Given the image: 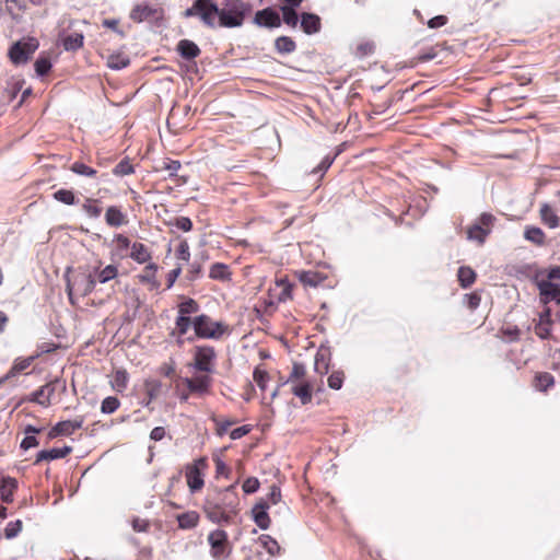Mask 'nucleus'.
<instances>
[{
    "mask_svg": "<svg viewBox=\"0 0 560 560\" xmlns=\"http://www.w3.org/2000/svg\"><path fill=\"white\" fill-rule=\"evenodd\" d=\"M56 383L57 381L49 382L40 386L28 396L27 400L36 402L43 407H49L51 405V398L56 392Z\"/></svg>",
    "mask_w": 560,
    "mask_h": 560,
    "instance_id": "15",
    "label": "nucleus"
},
{
    "mask_svg": "<svg viewBox=\"0 0 560 560\" xmlns=\"http://www.w3.org/2000/svg\"><path fill=\"white\" fill-rule=\"evenodd\" d=\"M119 407V399L114 396H108L102 401L101 411L103 413H114Z\"/></svg>",
    "mask_w": 560,
    "mask_h": 560,
    "instance_id": "51",
    "label": "nucleus"
},
{
    "mask_svg": "<svg viewBox=\"0 0 560 560\" xmlns=\"http://www.w3.org/2000/svg\"><path fill=\"white\" fill-rule=\"evenodd\" d=\"M34 67L38 75H46L51 69L50 59L47 56H39L35 61Z\"/></svg>",
    "mask_w": 560,
    "mask_h": 560,
    "instance_id": "50",
    "label": "nucleus"
},
{
    "mask_svg": "<svg viewBox=\"0 0 560 560\" xmlns=\"http://www.w3.org/2000/svg\"><path fill=\"white\" fill-rule=\"evenodd\" d=\"M144 265L145 266L142 271L137 276L138 281L148 285L149 290L151 291L158 290L161 285L160 281L158 280L159 266L155 262H152V260Z\"/></svg>",
    "mask_w": 560,
    "mask_h": 560,
    "instance_id": "16",
    "label": "nucleus"
},
{
    "mask_svg": "<svg viewBox=\"0 0 560 560\" xmlns=\"http://www.w3.org/2000/svg\"><path fill=\"white\" fill-rule=\"evenodd\" d=\"M199 514L196 511L185 512L177 516L178 527L183 529L195 528L199 523Z\"/></svg>",
    "mask_w": 560,
    "mask_h": 560,
    "instance_id": "33",
    "label": "nucleus"
},
{
    "mask_svg": "<svg viewBox=\"0 0 560 560\" xmlns=\"http://www.w3.org/2000/svg\"><path fill=\"white\" fill-rule=\"evenodd\" d=\"M275 49L280 55L292 54L296 49V43L290 36H279L275 39Z\"/></svg>",
    "mask_w": 560,
    "mask_h": 560,
    "instance_id": "29",
    "label": "nucleus"
},
{
    "mask_svg": "<svg viewBox=\"0 0 560 560\" xmlns=\"http://www.w3.org/2000/svg\"><path fill=\"white\" fill-rule=\"evenodd\" d=\"M293 284L284 278H277L268 290V298L262 300L265 312H272L279 303L292 300Z\"/></svg>",
    "mask_w": 560,
    "mask_h": 560,
    "instance_id": "5",
    "label": "nucleus"
},
{
    "mask_svg": "<svg viewBox=\"0 0 560 560\" xmlns=\"http://www.w3.org/2000/svg\"><path fill=\"white\" fill-rule=\"evenodd\" d=\"M133 172V165L128 159L121 160L113 170V173L116 176H126L132 174Z\"/></svg>",
    "mask_w": 560,
    "mask_h": 560,
    "instance_id": "52",
    "label": "nucleus"
},
{
    "mask_svg": "<svg viewBox=\"0 0 560 560\" xmlns=\"http://www.w3.org/2000/svg\"><path fill=\"white\" fill-rule=\"evenodd\" d=\"M194 331L199 339L219 340L231 334L230 326L222 320H214L207 314L194 317Z\"/></svg>",
    "mask_w": 560,
    "mask_h": 560,
    "instance_id": "4",
    "label": "nucleus"
},
{
    "mask_svg": "<svg viewBox=\"0 0 560 560\" xmlns=\"http://www.w3.org/2000/svg\"><path fill=\"white\" fill-rule=\"evenodd\" d=\"M285 384L290 385L292 394L300 399L302 405L312 401L313 385L307 378V371L303 363H293Z\"/></svg>",
    "mask_w": 560,
    "mask_h": 560,
    "instance_id": "3",
    "label": "nucleus"
},
{
    "mask_svg": "<svg viewBox=\"0 0 560 560\" xmlns=\"http://www.w3.org/2000/svg\"><path fill=\"white\" fill-rule=\"evenodd\" d=\"M177 51L179 55L187 60L197 58L201 50L196 43L189 39H182L177 44Z\"/></svg>",
    "mask_w": 560,
    "mask_h": 560,
    "instance_id": "27",
    "label": "nucleus"
},
{
    "mask_svg": "<svg viewBox=\"0 0 560 560\" xmlns=\"http://www.w3.org/2000/svg\"><path fill=\"white\" fill-rule=\"evenodd\" d=\"M534 387L539 392H547L555 385V377L548 372H538L534 377Z\"/></svg>",
    "mask_w": 560,
    "mask_h": 560,
    "instance_id": "31",
    "label": "nucleus"
},
{
    "mask_svg": "<svg viewBox=\"0 0 560 560\" xmlns=\"http://www.w3.org/2000/svg\"><path fill=\"white\" fill-rule=\"evenodd\" d=\"M54 198L68 206H72L77 202L75 195L70 189H59L56 192H54Z\"/></svg>",
    "mask_w": 560,
    "mask_h": 560,
    "instance_id": "48",
    "label": "nucleus"
},
{
    "mask_svg": "<svg viewBox=\"0 0 560 560\" xmlns=\"http://www.w3.org/2000/svg\"><path fill=\"white\" fill-rule=\"evenodd\" d=\"M258 542L272 557L280 555L281 547L278 541L270 535H260Z\"/></svg>",
    "mask_w": 560,
    "mask_h": 560,
    "instance_id": "35",
    "label": "nucleus"
},
{
    "mask_svg": "<svg viewBox=\"0 0 560 560\" xmlns=\"http://www.w3.org/2000/svg\"><path fill=\"white\" fill-rule=\"evenodd\" d=\"M253 378H254V382L257 384V386L262 390L265 392L266 390V387H267V383L269 382L270 380V376L268 374L267 371L260 369V366H257L255 370H254V373H253Z\"/></svg>",
    "mask_w": 560,
    "mask_h": 560,
    "instance_id": "49",
    "label": "nucleus"
},
{
    "mask_svg": "<svg viewBox=\"0 0 560 560\" xmlns=\"http://www.w3.org/2000/svg\"><path fill=\"white\" fill-rule=\"evenodd\" d=\"M259 480L256 477H248L243 482L242 488L245 493H254L259 489Z\"/></svg>",
    "mask_w": 560,
    "mask_h": 560,
    "instance_id": "59",
    "label": "nucleus"
},
{
    "mask_svg": "<svg viewBox=\"0 0 560 560\" xmlns=\"http://www.w3.org/2000/svg\"><path fill=\"white\" fill-rule=\"evenodd\" d=\"M457 278L459 285L463 289H467L475 283L477 275L472 268L468 266H462L458 268Z\"/></svg>",
    "mask_w": 560,
    "mask_h": 560,
    "instance_id": "30",
    "label": "nucleus"
},
{
    "mask_svg": "<svg viewBox=\"0 0 560 560\" xmlns=\"http://www.w3.org/2000/svg\"><path fill=\"white\" fill-rule=\"evenodd\" d=\"M194 327V317L190 316H176L175 328L171 331V336L177 337L176 342L183 345V337L188 332L190 327Z\"/></svg>",
    "mask_w": 560,
    "mask_h": 560,
    "instance_id": "20",
    "label": "nucleus"
},
{
    "mask_svg": "<svg viewBox=\"0 0 560 560\" xmlns=\"http://www.w3.org/2000/svg\"><path fill=\"white\" fill-rule=\"evenodd\" d=\"M215 421V430L217 434L222 436L224 435L231 425H233L235 422L230 420H214Z\"/></svg>",
    "mask_w": 560,
    "mask_h": 560,
    "instance_id": "62",
    "label": "nucleus"
},
{
    "mask_svg": "<svg viewBox=\"0 0 560 560\" xmlns=\"http://www.w3.org/2000/svg\"><path fill=\"white\" fill-rule=\"evenodd\" d=\"M129 375L126 370H116L112 380V387L118 393L127 388Z\"/></svg>",
    "mask_w": 560,
    "mask_h": 560,
    "instance_id": "39",
    "label": "nucleus"
},
{
    "mask_svg": "<svg viewBox=\"0 0 560 560\" xmlns=\"http://www.w3.org/2000/svg\"><path fill=\"white\" fill-rule=\"evenodd\" d=\"M176 257L183 261H188L190 258L189 245L187 241H182L176 249Z\"/></svg>",
    "mask_w": 560,
    "mask_h": 560,
    "instance_id": "58",
    "label": "nucleus"
},
{
    "mask_svg": "<svg viewBox=\"0 0 560 560\" xmlns=\"http://www.w3.org/2000/svg\"><path fill=\"white\" fill-rule=\"evenodd\" d=\"M281 501V490L278 486L272 485L270 487V492L268 494V503L270 504H277Z\"/></svg>",
    "mask_w": 560,
    "mask_h": 560,
    "instance_id": "64",
    "label": "nucleus"
},
{
    "mask_svg": "<svg viewBox=\"0 0 560 560\" xmlns=\"http://www.w3.org/2000/svg\"><path fill=\"white\" fill-rule=\"evenodd\" d=\"M156 13H158V10L155 8H153L150 4L143 2V3L136 4L131 9V11L129 13V18L135 23H141V22L145 21L147 19L156 15Z\"/></svg>",
    "mask_w": 560,
    "mask_h": 560,
    "instance_id": "19",
    "label": "nucleus"
},
{
    "mask_svg": "<svg viewBox=\"0 0 560 560\" xmlns=\"http://www.w3.org/2000/svg\"><path fill=\"white\" fill-rule=\"evenodd\" d=\"M93 279L95 283H106L113 279H116L119 275L118 267L115 265H107L104 268H101L100 266L94 269L93 272Z\"/></svg>",
    "mask_w": 560,
    "mask_h": 560,
    "instance_id": "23",
    "label": "nucleus"
},
{
    "mask_svg": "<svg viewBox=\"0 0 560 560\" xmlns=\"http://www.w3.org/2000/svg\"><path fill=\"white\" fill-rule=\"evenodd\" d=\"M120 21L118 19H104L102 25L117 33L120 37H125V32L119 27Z\"/></svg>",
    "mask_w": 560,
    "mask_h": 560,
    "instance_id": "57",
    "label": "nucleus"
},
{
    "mask_svg": "<svg viewBox=\"0 0 560 560\" xmlns=\"http://www.w3.org/2000/svg\"><path fill=\"white\" fill-rule=\"evenodd\" d=\"M130 59L121 52L112 54L107 58V67L114 70H120L129 66Z\"/></svg>",
    "mask_w": 560,
    "mask_h": 560,
    "instance_id": "40",
    "label": "nucleus"
},
{
    "mask_svg": "<svg viewBox=\"0 0 560 560\" xmlns=\"http://www.w3.org/2000/svg\"><path fill=\"white\" fill-rule=\"evenodd\" d=\"M524 236L527 241H529L536 245L541 246L545 244L546 235L540 228H537V226L526 228Z\"/></svg>",
    "mask_w": 560,
    "mask_h": 560,
    "instance_id": "41",
    "label": "nucleus"
},
{
    "mask_svg": "<svg viewBox=\"0 0 560 560\" xmlns=\"http://www.w3.org/2000/svg\"><path fill=\"white\" fill-rule=\"evenodd\" d=\"M214 464H215L217 477H219V476L228 477L229 476L231 470H230L229 466L220 457L214 458Z\"/></svg>",
    "mask_w": 560,
    "mask_h": 560,
    "instance_id": "61",
    "label": "nucleus"
},
{
    "mask_svg": "<svg viewBox=\"0 0 560 560\" xmlns=\"http://www.w3.org/2000/svg\"><path fill=\"white\" fill-rule=\"evenodd\" d=\"M82 209L90 218H98L102 213L100 200L93 198H86L82 205Z\"/></svg>",
    "mask_w": 560,
    "mask_h": 560,
    "instance_id": "44",
    "label": "nucleus"
},
{
    "mask_svg": "<svg viewBox=\"0 0 560 560\" xmlns=\"http://www.w3.org/2000/svg\"><path fill=\"white\" fill-rule=\"evenodd\" d=\"M231 271L229 266L222 262H215L210 267L209 277L213 280L230 281Z\"/></svg>",
    "mask_w": 560,
    "mask_h": 560,
    "instance_id": "32",
    "label": "nucleus"
},
{
    "mask_svg": "<svg viewBox=\"0 0 560 560\" xmlns=\"http://www.w3.org/2000/svg\"><path fill=\"white\" fill-rule=\"evenodd\" d=\"M18 489V481L12 477H3L0 480V498L4 503H12L14 492Z\"/></svg>",
    "mask_w": 560,
    "mask_h": 560,
    "instance_id": "26",
    "label": "nucleus"
},
{
    "mask_svg": "<svg viewBox=\"0 0 560 560\" xmlns=\"http://www.w3.org/2000/svg\"><path fill=\"white\" fill-rule=\"evenodd\" d=\"M268 509H269V503L261 501V502L257 503L253 508V511H252L256 525L261 529L269 528L270 523H271L270 517L267 513Z\"/></svg>",
    "mask_w": 560,
    "mask_h": 560,
    "instance_id": "21",
    "label": "nucleus"
},
{
    "mask_svg": "<svg viewBox=\"0 0 560 560\" xmlns=\"http://www.w3.org/2000/svg\"><path fill=\"white\" fill-rule=\"evenodd\" d=\"M128 257L139 265H144L152 260V252L145 244L133 242Z\"/></svg>",
    "mask_w": 560,
    "mask_h": 560,
    "instance_id": "18",
    "label": "nucleus"
},
{
    "mask_svg": "<svg viewBox=\"0 0 560 560\" xmlns=\"http://www.w3.org/2000/svg\"><path fill=\"white\" fill-rule=\"evenodd\" d=\"M96 289V283L93 279V275L89 273L83 276L80 279H77L73 284L68 282L67 284V291L70 301L72 300V293L74 290H77L82 296H86L92 294Z\"/></svg>",
    "mask_w": 560,
    "mask_h": 560,
    "instance_id": "14",
    "label": "nucleus"
},
{
    "mask_svg": "<svg viewBox=\"0 0 560 560\" xmlns=\"http://www.w3.org/2000/svg\"><path fill=\"white\" fill-rule=\"evenodd\" d=\"M70 170L80 175L85 177H95L97 174V171L89 165H86L83 162L75 161L71 166Z\"/></svg>",
    "mask_w": 560,
    "mask_h": 560,
    "instance_id": "46",
    "label": "nucleus"
},
{
    "mask_svg": "<svg viewBox=\"0 0 560 560\" xmlns=\"http://www.w3.org/2000/svg\"><path fill=\"white\" fill-rule=\"evenodd\" d=\"M540 219L550 229H555L559 225V217L549 205H542L540 208Z\"/></svg>",
    "mask_w": 560,
    "mask_h": 560,
    "instance_id": "38",
    "label": "nucleus"
},
{
    "mask_svg": "<svg viewBox=\"0 0 560 560\" xmlns=\"http://www.w3.org/2000/svg\"><path fill=\"white\" fill-rule=\"evenodd\" d=\"M208 545L210 547V556L214 560H226L233 550V546L229 540V535L223 529H214L208 534Z\"/></svg>",
    "mask_w": 560,
    "mask_h": 560,
    "instance_id": "6",
    "label": "nucleus"
},
{
    "mask_svg": "<svg viewBox=\"0 0 560 560\" xmlns=\"http://www.w3.org/2000/svg\"><path fill=\"white\" fill-rule=\"evenodd\" d=\"M39 43L34 37L14 43L9 49V58L14 65L26 63L38 49Z\"/></svg>",
    "mask_w": 560,
    "mask_h": 560,
    "instance_id": "10",
    "label": "nucleus"
},
{
    "mask_svg": "<svg viewBox=\"0 0 560 560\" xmlns=\"http://www.w3.org/2000/svg\"><path fill=\"white\" fill-rule=\"evenodd\" d=\"M200 310L199 303L191 299L183 296V301L177 305V316H190L197 314Z\"/></svg>",
    "mask_w": 560,
    "mask_h": 560,
    "instance_id": "28",
    "label": "nucleus"
},
{
    "mask_svg": "<svg viewBox=\"0 0 560 560\" xmlns=\"http://www.w3.org/2000/svg\"><path fill=\"white\" fill-rule=\"evenodd\" d=\"M34 361V357L28 358H18L11 369L8 371L9 376H16L18 374L24 372L26 369H28Z\"/></svg>",
    "mask_w": 560,
    "mask_h": 560,
    "instance_id": "43",
    "label": "nucleus"
},
{
    "mask_svg": "<svg viewBox=\"0 0 560 560\" xmlns=\"http://www.w3.org/2000/svg\"><path fill=\"white\" fill-rule=\"evenodd\" d=\"M208 469L206 457L195 459L185 467V478L191 493L199 492L205 486V476Z\"/></svg>",
    "mask_w": 560,
    "mask_h": 560,
    "instance_id": "8",
    "label": "nucleus"
},
{
    "mask_svg": "<svg viewBox=\"0 0 560 560\" xmlns=\"http://www.w3.org/2000/svg\"><path fill=\"white\" fill-rule=\"evenodd\" d=\"M132 528L136 532L144 533L148 532L150 524L147 520L135 517L131 522Z\"/></svg>",
    "mask_w": 560,
    "mask_h": 560,
    "instance_id": "63",
    "label": "nucleus"
},
{
    "mask_svg": "<svg viewBox=\"0 0 560 560\" xmlns=\"http://www.w3.org/2000/svg\"><path fill=\"white\" fill-rule=\"evenodd\" d=\"M238 504L240 499L235 491V486L232 485L217 491L215 495L206 500L205 513L213 523L230 524L238 513Z\"/></svg>",
    "mask_w": 560,
    "mask_h": 560,
    "instance_id": "2",
    "label": "nucleus"
},
{
    "mask_svg": "<svg viewBox=\"0 0 560 560\" xmlns=\"http://www.w3.org/2000/svg\"><path fill=\"white\" fill-rule=\"evenodd\" d=\"M114 242L116 243V248L119 253H122L126 249H131L132 242L131 240L124 234H116L114 236Z\"/></svg>",
    "mask_w": 560,
    "mask_h": 560,
    "instance_id": "55",
    "label": "nucleus"
},
{
    "mask_svg": "<svg viewBox=\"0 0 560 560\" xmlns=\"http://www.w3.org/2000/svg\"><path fill=\"white\" fill-rule=\"evenodd\" d=\"M301 28L307 35L316 34L322 28L320 18L314 13L304 12L301 14Z\"/></svg>",
    "mask_w": 560,
    "mask_h": 560,
    "instance_id": "22",
    "label": "nucleus"
},
{
    "mask_svg": "<svg viewBox=\"0 0 560 560\" xmlns=\"http://www.w3.org/2000/svg\"><path fill=\"white\" fill-rule=\"evenodd\" d=\"M180 168L182 164L179 161L166 158L163 161H161V164L156 167V171H166L168 172V175L172 177L176 176L177 172Z\"/></svg>",
    "mask_w": 560,
    "mask_h": 560,
    "instance_id": "45",
    "label": "nucleus"
},
{
    "mask_svg": "<svg viewBox=\"0 0 560 560\" xmlns=\"http://www.w3.org/2000/svg\"><path fill=\"white\" fill-rule=\"evenodd\" d=\"M105 221L107 225L112 228H119L128 223V218L127 214L120 210V208L110 206L106 209Z\"/></svg>",
    "mask_w": 560,
    "mask_h": 560,
    "instance_id": "25",
    "label": "nucleus"
},
{
    "mask_svg": "<svg viewBox=\"0 0 560 560\" xmlns=\"http://www.w3.org/2000/svg\"><path fill=\"white\" fill-rule=\"evenodd\" d=\"M376 46L373 40L363 39L355 45L354 56L358 58H365L375 52Z\"/></svg>",
    "mask_w": 560,
    "mask_h": 560,
    "instance_id": "37",
    "label": "nucleus"
},
{
    "mask_svg": "<svg viewBox=\"0 0 560 560\" xmlns=\"http://www.w3.org/2000/svg\"><path fill=\"white\" fill-rule=\"evenodd\" d=\"M22 527H23V523L21 520H16L14 522L8 523V525L4 528L5 538L12 539V538L16 537L21 533Z\"/></svg>",
    "mask_w": 560,
    "mask_h": 560,
    "instance_id": "53",
    "label": "nucleus"
},
{
    "mask_svg": "<svg viewBox=\"0 0 560 560\" xmlns=\"http://www.w3.org/2000/svg\"><path fill=\"white\" fill-rule=\"evenodd\" d=\"M538 289L541 303L548 304L551 301H556L560 304V285L550 281H540Z\"/></svg>",
    "mask_w": 560,
    "mask_h": 560,
    "instance_id": "17",
    "label": "nucleus"
},
{
    "mask_svg": "<svg viewBox=\"0 0 560 560\" xmlns=\"http://www.w3.org/2000/svg\"><path fill=\"white\" fill-rule=\"evenodd\" d=\"M325 279H326V277L317 271L308 270V271H301L299 273V280L304 285L317 287V285L322 284Z\"/></svg>",
    "mask_w": 560,
    "mask_h": 560,
    "instance_id": "34",
    "label": "nucleus"
},
{
    "mask_svg": "<svg viewBox=\"0 0 560 560\" xmlns=\"http://www.w3.org/2000/svg\"><path fill=\"white\" fill-rule=\"evenodd\" d=\"M346 375L342 370L332 371L328 376L327 384L328 387L335 390H338L342 387Z\"/></svg>",
    "mask_w": 560,
    "mask_h": 560,
    "instance_id": "47",
    "label": "nucleus"
},
{
    "mask_svg": "<svg viewBox=\"0 0 560 560\" xmlns=\"http://www.w3.org/2000/svg\"><path fill=\"white\" fill-rule=\"evenodd\" d=\"M72 452L71 446H63L61 448L43 450L37 453L35 465L43 460H54L67 457Z\"/></svg>",
    "mask_w": 560,
    "mask_h": 560,
    "instance_id": "24",
    "label": "nucleus"
},
{
    "mask_svg": "<svg viewBox=\"0 0 560 560\" xmlns=\"http://www.w3.org/2000/svg\"><path fill=\"white\" fill-rule=\"evenodd\" d=\"M84 37L80 33H73L63 38L62 45L66 50H78L83 46Z\"/></svg>",
    "mask_w": 560,
    "mask_h": 560,
    "instance_id": "42",
    "label": "nucleus"
},
{
    "mask_svg": "<svg viewBox=\"0 0 560 560\" xmlns=\"http://www.w3.org/2000/svg\"><path fill=\"white\" fill-rule=\"evenodd\" d=\"M84 423V417L79 416L73 420H63L56 423L48 431V439L52 440L58 436H69L72 435L77 430L81 429Z\"/></svg>",
    "mask_w": 560,
    "mask_h": 560,
    "instance_id": "11",
    "label": "nucleus"
},
{
    "mask_svg": "<svg viewBox=\"0 0 560 560\" xmlns=\"http://www.w3.org/2000/svg\"><path fill=\"white\" fill-rule=\"evenodd\" d=\"M501 334L503 336V339L506 341H516L520 339L521 330L514 326V327H504L501 329Z\"/></svg>",
    "mask_w": 560,
    "mask_h": 560,
    "instance_id": "56",
    "label": "nucleus"
},
{
    "mask_svg": "<svg viewBox=\"0 0 560 560\" xmlns=\"http://www.w3.org/2000/svg\"><path fill=\"white\" fill-rule=\"evenodd\" d=\"M495 222V217L489 212H483L480 217L467 228V240L476 242L478 245H483L487 237L492 232Z\"/></svg>",
    "mask_w": 560,
    "mask_h": 560,
    "instance_id": "7",
    "label": "nucleus"
},
{
    "mask_svg": "<svg viewBox=\"0 0 560 560\" xmlns=\"http://www.w3.org/2000/svg\"><path fill=\"white\" fill-rule=\"evenodd\" d=\"M202 3L207 5L205 9H208V12H202L199 20L209 28L241 27L253 11L252 4L244 0H229L223 8H219L214 1H203Z\"/></svg>",
    "mask_w": 560,
    "mask_h": 560,
    "instance_id": "1",
    "label": "nucleus"
},
{
    "mask_svg": "<svg viewBox=\"0 0 560 560\" xmlns=\"http://www.w3.org/2000/svg\"><path fill=\"white\" fill-rule=\"evenodd\" d=\"M212 383L213 378L211 377V374L207 373L198 374L194 377L185 380V385L188 388L189 393L198 395L208 394L210 392Z\"/></svg>",
    "mask_w": 560,
    "mask_h": 560,
    "instance_id": "13",
    "label": "nucleus"
},
{
    "mask_svg": "<svg viewBox=\"0 0 560 560\" xmlns=\"http://www.w3.org/2000/svg\"><path fill=\"white\" fill-rule=\"evenodd\" d=\"M296 9L298 8L281 5L280 7V12L282 14L281 23L283 22L285 25H288L289 27H292V28L296 27V25L299 23V15H298Z\"/></svg>",
    "mask_w": 560,
    "mask_h": 560,
    "instance_id": "36",
    "label": "nucleus"
},
{
    "mask_svg": "<svg viewBox=\"0 0 560 560\" xmlns=\"http://www.w3.org/2000/svg\"><path fill=\"white\" fill-rule=\"evenodd\" d=\"M217 352L212 346H196L192 352L191 366L201 373L212 374L214 372Z\"/></svg>",
    "mask_w": 560,
    "mask_h": 560,
    "instance_id": "9",
    "label": "nucleus"
},
{
    "mask_svg": "<svg viewBox=\"0 0 560 560\" xmlns=\"http://www.w3.org/2000/svg\"><path fill=\"white\" fill-rule=\"evenodd\" d=\"M161 386H162L161 383L156 380L145 381L144 388H145V393L149 396L150 400L154 399L159 395V393L161 390Z\"/></svg>",
    "mask_w": 560,
    "mask_h": 560,
    "instance_id": "54",
    "label": "nucleus"
},
{
    "mask_svg": "<svg viewBox=\"0 0 560 560\" xmlns=\"http://www.w3.org/2000/svg\"><path fill=\"white\" fill-rule=\"evenodd\" d=\"M253 23L258 27L277 28L281 26L280 14L271 7L256 11Z\"/></svg>",
    "mask_w": 560,
    "mask_h": 560,
    "instance_id": "12",
    "label": "nucleus"
},
{
    "mask_svg": "<svg viewBox=\"0 0 560 560\" xmlns=\"http://www.w3.org/2000/svg\"><path fill=\"white\" fill-rule=\"evenodd\" d=\"M173 224L184 232H189L192 229V222L188 217H178Z\"/></svg>",
    "mask_w": 560,
    "mask_h": 560,
    "instance_id": "60",
    "label": "nucleus"
}]
</instances>
